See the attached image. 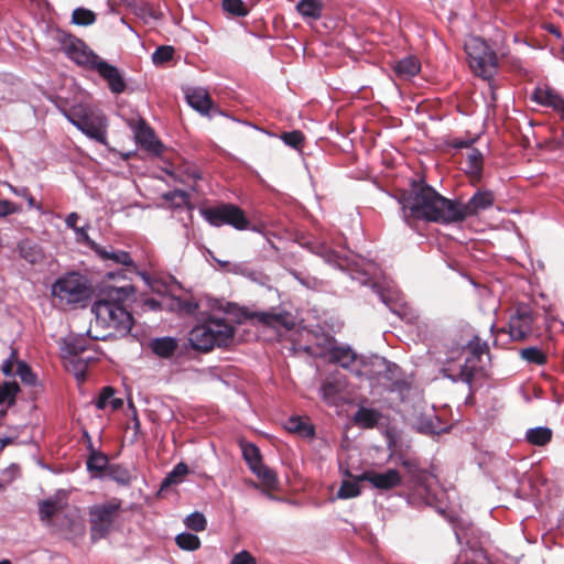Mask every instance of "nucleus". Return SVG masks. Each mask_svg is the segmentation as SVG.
Segmentation results:
<instances>
[{
  "label": "nucleus",
  "instance_id": "nucleus-55",
  "mask_svg": "<svg viewBox=\"0 0 564 564\" xmlns=\"http://www.w3.org/2000/svg\"><path fill=\"white\" fill-rule=\"evenodd\" d=\"M197 307V303L192 300H177V308L183 313L193 314Z\"/></svg>",
  "mask_w": 564,
  "mask_h": 564
},
{
  "label": "nucleus",
  "instance_id": "nucleus-18",
  "mask_svg": "<svg viewBox=\"0 0 564 564\" xmlns=\"http://www.w3.org/2000/svg\"><path fill=\"white\" fill-rule=\"evenodd\" d=\"M187 104L203 116H207L213 108V100L205 88L192 87L185 91Z\"/></svg>",
  "mask_w": 564,
  "mask_h": 564
},
{
  "label": "nucleus",
  "instance_id": "nucleus-29",
  "mask_svg": "<svg viewBox=\"0 0 564 564\" xmlns=\"http://www.w3.org/2000/svg\"><path fill=\"white\" fill-rule=\"evenodd\" d=\"M525 438L532 445L543 446L551 441L552 430L545 426L529 429Z\"/></svg>",
  "mask_w": 564,
  "mask_h": 564
},
{
  "label": "nucleus",
  "instance_id": "nucleus-41",
  "mask_svg": "<svg viewBox=\"0 0 564 564\" xmlns=\"http://www.w3.org/2000/svg\"><path fill=\"white\" fill-rule=\"evenodd\" d=\"M15 375L19 376L21 381L26 386L34 387L37 383L36 375L32 371L30 366L24 361L18 362V367L15 369Z\"/></svg>",
  "mask_w": 564,
  "mask_h": 564
},
{
  "label": "nucleus",
  "instance_id": "nucleus-61",
  "mask_svg": "<svg viewBox=\"0 0 564 564\" xmlns=\"http://www.w3.org/2000/svg\"><path fill=\"white\" fill-rule=\"evenodd\" d=\"M21 251H22V256H23V257H24L29 262H31V263H35V262L37 261L39 257H40V254H37V253H35V252H34V253H31V254H28V253H25V252H24V249H21Z\"/></svg>",
  "mask_w": 564,
  "mask_h": 564
},
{
  "label": "nucleus",
  "instance_id": "nucleus-25",
  "mask_svg": "<svg viewBox=\"0 0 564 564\" xmlns=\"http://www.w3.org/2000/svg\"><path fill=\"white\" fill-rule=\"evenodd\" d=\"M296 10L304 19L316 21L322 17L323 2L322 0H300Z\"/></svg>",
  "mask_w": 564,
  "mask_h": 564
},
{
  "label": "nucleus",
  "instance_id": "nucleus-58",
  "mask_svg": "<svg viewBox=\"0 0 564 564\" xmlns=\"http://www.w3.org/2000/svg\"><path fill=\"white\" fill-rule=\"evenodd\" d=\"M376 366L378 368H384L388 371H390L391 367H392V365L390 362H388L384 358H377ZM393 367H395V365H393Z\"/></svg>",
  "mask_w": 564,
  "mask_h": 564
},
{
  "label": "nucleus",
  "instance_id": "nucleus-40",
  "mask_svg": "<svg viewBox=\"0 0 564 564\" xmlns=\"http://www.w3.org/2000/svg\"><path fill=\"white\" fill-rule=\"evenodd\" d=\"M241 276L249 279L251 282H254L259 285H268L270 283V278L263 273L261 270L252 267L249 262L246 261L243 273Z\"/></svg>",
  "mask_w": 564,
  "mask_h": 564
},
{
  "label": "nucleus",
  "instance_id": "nucleus-30",
  "mask_svg": "<svg viewBox=\"0 0 564 564\" xmlns=\"http://www.w3.org/2000/svg\"><path fill=\"white\" fill-rule=\"evenodd\" d=\"M380 413L373 409L360 408L355 414V422L366 429L376 426L379 422Z\"/></svg>",
  "mask_w": 564,
  "mask_h": 564
},
{
  "label": "nucleus",
  "instance_id": "nucleus-42",
  "mask_svg": "<svg viewBox=\"0 0 564 564\" xmlns=\"http://www.w3.org/2000/svg\"><path fill=\"white\" fill-rule=\"evenodd\" d=\"M467 171L473 174H478L482 167V153L478 149H470L467 153Z\"/></svg>",
  "mask_w": 564,
  "mask_h": 564
},
{
  "label": "nucleus",
  "instance_id": "nucleus-44",
  "mask_svg": "<svg viewBox=\"0 0 564 564\" xmlns=\"http://www.w3.org/2000/svg\"><path fill=\"white\" fill-rule=\"evenodd\" d=\"M108 476L120 485H129L131 482L129 470L119 465H110L108 467Z\"/></svg>",
  "mask_w": 564,
  "mask_h": 564
},
{
  "label": "nucleus",
  "instance_id": "nucleus-47",
  "mask_svg": "<svg viewBox=\"0 0 564 564\" xmlns=\"http://www.w3.org/2000/svg\"><path fill=\"white\" fill-rule=\"evenodd\" d=\"M223 9L236 17H246L249 12L242 0H223Z\"/></svg>",
  "mask_w": 564,
  "mask_h": 564
},
{
  "label": "nucleus",
  "instance_id": "nucleus-20",
  "mask_svg": "<svg viewBox=\"0 0 564 564\" xmlns=\"http://www.w3.org/2000/svg\"><path fill=\"white\" fill-rule=\"evenodd\" d=\"M137 142L150 153L160 154L162 151V143L156 139L152 129L147 126H140L135 131Z\"/></svg>",
  "mask_w": 564,
  "mask_h": 564
},
{
  "label": "nucleus",
  "instance_id": "nucleus-59",
  "mask_svg": "<svg viewBox=\"0 0 564 564\" xmlns=\"http://www.w3.org/2000/svg\"><path fill=\"white\" fill-rule=\"evenodd\" d=\"M365 275L367 276L366 279H364L361 281V283H367L368 281H370L372 279V276L375 275V265L373 264H368V268L365 270Z\"/></svg>",
  "mask_w": 564,
  "mask_h": 564
},
{
  "label": "nucleus",
  "instance_id": "nucleus-26",
  "mask_svg": "<svg viewBox=\"0 0 564 564\" xmlns=\"http://www.w3.org/2000/svg\"><path fill=\"white\" fill-rule=\"evenodd\" d=\"M64 508V502L61 499H48L40 502L39 513L42 521L50 522L54 517H57Z\"/></svg>",
  "mask_w": 564,
  "mask_h": 564
},
{
  "label": "nucleus",
  "instance_id": "nucleus-46",
  "mask_svg": "<svg viewBox=\"0 0 564 564\" xmlns=\"http://www.w3.org/2000/svg\"><path fill=\"white\" fill-rule=\"evenodd\" d=\"M184 523L188 529L194 530L196 532L204 531L207 525L205 516L197 511L187 516L184 520Z\"/></svg>",
  "mask_w": 564,
  "mask_h": 564
},
{
  "label": "nucleus",
  "instance_id": "nucleus-36",
  "mask_svg": "<svg viewBox=\"0 0 564 564\" xmlns=\"http://www.w3.org/2000/svg\"><path fill=\"white\" fill-rule=\"evenodd\" d=\"M359 476L355 480H344L337 491V498L350 499L360 495Z\"/></svg>",
  "mask_w": 564,
  "mask_h": 564
},
{
  "label": "nucleus",
  "instance_id": "nucleus-64",
  "mask_svg": "<svg viewBox=\"0 0 564 564\" xmlns=\"http://www.w3.org/2000/svg\"><path fill=\"white\" fill-rule=\"evenodd\" d=\"M145 305L149 306L151 310L155 311L160 307V304L158 301L151 299L145 301Z\"/></svg>",
  "mask_w": 564,
  "mask_h": 564
},
{
  "label": "nucleus",
  "instance_id": "nucleus-17",
  "mask_svg": "<svg viewBox=\"0 0 564 564\" xmlns=\"http://www.w3.org/2000/svg\"><path fill=\"white\" fill-rule=\"evenodd\" d=\"M345 388V381L339 376L327 377L322 387L321 395L325 403L328 405H337L343 399V391Z\"/></svg>",
  "mask_w": 564,
  "mask_h": 564
},
{
  "label": "nucleus",
  "instance_id": "nucleus-45",
  "mask_svg": "<svg viewBox=\"0 0 564 564\" xmlns=\"http://www.w3.org/2000/svg\"><path fill=\"white\" fill-rule=\"evenodd\" d=\"M214 261L218 264V269L225 273L241 275L243 273L246 261L230 262L213 257Z\"/></svg>",
  "mask_w": 564,
  "mask_h": 564
},
{
  "label": "nucleus",
  "instance_id": "nucleus-28",
  "mask_svg": "<svg viewBox=\"0 0 564 564\" xmlns=\"http://www.w3.org/2000/svg\"><path fill=\"white\" fill-rule=\"evenodd\" d=\"M394 72L398 76L410 78L420 72V64L414 57H404L395 63Z\"/></svg>",
  "mask_w": 564,
  "mask_h": 564
},
{
  "label": "nucleus",
  "instance_id": "nucleus-31",
  "mask_svg": "<svg viewBox=\"0 0 564 564\" xmlns=\"http://www.w3.org/2000/svg\"><path fill=\"white\" fill-rule=\"evenodd\" d=\"M251 471L259 478L263 486L269 489H274L278 485L276 474L267 467L263 463L251 469Z\"/></svg>",
  "mask_w": 564,
  "mask_h": 564
},
{
  "label": "nucleus",
  "instance_id": "nucleus-8",
  "mask_svg": "<svg viewBox=\"0 0 564 564\" xmlns=\"http://www.w3.org/2000/svg\"><path fill=\"white\" fill-rule=\"evenodd\" d=\"M121 511L122 500L117 497L89 507L88 517L91 539L100 540L106 538L112 530Z\"/></svg>",
  "mask_w": 564,
  "mask_h": 564
},
{
  "label": "nucleus",
  "instance_id": "nucleus-48",
  "mask_svg": "<svg viewBox=\"0 0 564 564\" xmlns=\"http://www.w3.org/2000/svg\"><path fill=\"white\" fill-rule=\"evenodd\" d=\"M174 48L172 46H159L152 54V62L155 65H162L173 58Z\"/></svg>",
  "mask_w": 564,
  "mask_h": 564
},
{
  "label": "nucleus",
  "instance_id": "nucleus-12",
  "mask_svg": "<svg viewBox=\"0 0 564 564\" xmlns=\"http://www.w3.org/2000/svg\"><path fill=\"white\" fill-rule=\"evenodd\" d=\"M494 203L495 196L490 191H477L464 204L454 200V223H460L468 217L476 216L480 212L489 209Z\"/></svg>",
  "mask_w": 564,
  "mask_h": 564
},
{
  "label": "nucleus",
  "instance_id": "nucleus-16",
  "mask_svg": "<svg viewBox=\"0 0 564 564\" xmlns=\"http://www.w3.org/2000/svg\"><path fill=\"white\" fill-rule=\"evenodd\" d=\"M359 479L369 481L375 488L389 490L399 486L402 477L397 469L389 468L382 473L365 471L359 476Z\"/></svg>",
  "mask_w": 564,
  "mask_h": 564
},
{
  "label": "nucleus",
  "instance_id": "nucleus-3",
  "mask_svg": "<svg viewBox=\"0 0 564 564\" xmlns=\"http://www.w3.org/2000/svg\"><path fill=\"white\" fill-rule=\"evenodd\" d=\"M487 354V343L475 336L465 348L451 352L441 368V373L452 382H464L471 387L475 377L482 368V357Z\"/></svg>",
  "mask_w": 564,
  "mask_h": 564
},
{
  "label": "nucleus",
  "instance_id": "nucleus-13",
  "mask_svg": "<svg viewBox=\"0 0 564 564\" xmlns=\"http://www.w3.org/2000/svg\"><path fill=\"white\" fill-rule=\"evenodd\" d=\"M533 311L527 304L517 305L509 319V335L512 340L522 341L533 333Z\"/></svg>",
  "mask_w": 564,
  "mask_h": 564
},
{
  "label": "nucleus",
  "instance_id": "nucleus-43",
  "mask_svg": "<svg viewBox=\"0 0 564 564\" xmlns=\"http://www.w3.org/2000/svg\"><path fill=\"white\" fill-rule=\"evenodd\" d=\"M95 13L85 8H77L73 11L72 14V21L77 25H90L95 22Z\"/></svg>",
  "mask_w": 564,
  "mask_h": 564
},
{
  "label": "nucleus",
  "instance_id": "nucleus-11",
  "mask_svg": "<svg viewBox=\"0 0 564 564\" xmlns=\"http://www.w3.org/2000/svg\"><path fill=\"white\" fill-rule=\"evenodd\" d=\"M96 254L104 261H110L113 264H121L124 268L120 269L118 271H109L106 273L105 278L108 281H116L120 282H127V273H139L137 265L134 264L131 256L129 252L123 250L115 249L111 246L104 247L98 245L97 248L94 250Z\"/></svg>",
  "mask_w": 564,
  "mask_h": 564
},
{
  "label": "nucleus",
  "instance_id": "nucleus-49",
  "mask_svg": "<svg viewBox=\"0 0 564 564\" xmlns=\"http://www.w3.org/2000/svg\"><path fill=\"white\" fill-rule=\"evenodd\" d=\"M281 139L286 145L299 149L304 141V135L301 131L293 130L290 132H283Z\"/></svg>",
  "mask_w": 564,
  "mask_h": 564
},
{
  "label": "nucleus",
  "instance_id": "nucleus-5",
  "mask_svg": "<svg viewBox=\"0 0 564 564\" xmlns=\"http://www.w3.org/2000/svg\"><path fill=\"white\" fill-rule=\"evenodd\" d=\"M234 335V326L226 318L209 316L192 328L188 341L193 349L208 352L215 347L227 346Z\"/></svg>",
  "mask_w": 564,
  "mask_h": 564
},
{
  "label": "nucleus",
  "instance_id": "nucleus-39",
  "mask_svg": "<svg viewBox=\"0 0 564 564\" xmlns=\"http://www.w3.org/2000/svg\"><path fill=\"white\" fill-rule=\"evenodd\" d=\"M520 356L529 364L541 366L546 362V355L538 347L523 348L520 351Z\"/></svg>",
  "mask_w": 564,
  "mask_h": 564
},
{
  "label": "nucleus",
  "instance_id": "nucleus-53",
  "mask_svg": "<svg viewBox=\"0 0 564 564\" xmlns=\"http://www.w3.org/2000/svg\"><path fill=\"white\" fill-rule=\"evenodd\" d=\"M21 212V207L10 200L0 199V217H6Z\"/></svg>",
  "mask_w": 564,
  "mask_h": 564
},
{
  "label": "nucleus",
  "instance_id": "nucleus-21",
  "mask_svg": "<svg viewBox=\"0 0 564 564\" xmlns=\"http://www.w3.org/2000/svg\"><path fill=\"white\" fill-rule=\"evenodd\" d=\"M415 429L423 434H440L447 430L433 412L419 416L415 421Z\"/></svg>",
  "mask_w": 564,
  "mask_h": 564
},
{
  "label": "nucleus",
  "instance_id": "nucleus-33",
  "mask_svg": "<svg viewBox=\"0 0 564 564\" xmlns=\"http://www.w3.org/2000/svg\"><path fill=\"white\" fill-rule=\"evenodd\" d=\"M108 457L104 453L93 449L87 458L86 465L89 471L101 473L108 469Z\"/></svg>",
  "mask_w": 564,
  "mask_h": 564
},
{
  "label": "nucleus",
  "instance_id": "nucleus-57",
  "mask_svg": "<svg viewBox=\"0 0 564 564\" xmlns=\"http://www.w3.org/2000/svg\"><path fill=\"white\" fill-rule=\"evenodd\" d=\"M8 186L10 188L11 193H13L14 195L21 196V197L28 196V193H29L28 187H20V188H18V187H14L11 184H9Z\"/></svg>",
  "mask_w": 564,
  "mask_h": 564
},
{
  "label": "nucleus",
  "instance_id": "nucleus-32",
  "mask_svg": "<svg viewBox=\"0 0 564 564\" xmlns=\"http://www.w3.org/2000/svg\"><path fill=\"white\" fill-rule=\"evenodd\" d=\"M188 474V467L185 463H178L174 468L166 475L162 481L161 489L167 488L172 485H177L183 481L184 476Z\"/></svg>",
  "mask_w": 564,
  "mask_h": 564
},
{
  "label": "nucleus",
  "instance_id": "nucleus-9",
  "mask_svg": "<svg viewBox=\"0 0 564 564\" xmlns=\"http://www.w3.org/2000/svg\"><path fill=\"white\" fill-rule=\"evenodd\" d=\"M465 52L470 68L476 75L490 78L495 75L498 59L496 53L489 48L480 37H470L465 43Z\"/></svg>",
  "mask_w": 564,
  "mask_h": 564
},
{
  "label": "nucleus",
  "instance_id": "nucleus-4",
  "mask_svg": "<svg viewBox=\"0 0 564 564\" xmlns=\"http://www.w3.org/2000/svg\"><path fill=\"white\" fill-rule=\"evenodd\" d=\"M63 48L68 58L77 65L96 70L108 83L113 94H121L126 83L119 69L93 52L82 40L67 36L63 42Z\"/></svg>",
  "mask_w": 564,
  "mask_h": 564
},
{
  "label": "nucleus",
  "instance_id": "nucleus-50",
  "mask_svg": "<svg viewBox=\"0 0 564 564\" xmlns=\"http://www.w3.org/2000/svg\"><path fill=\"white\" fill-rule=\"evenodd\" d=\"M19 361L20 360H18L15 350H12L10 356L2 364L1 369L3 375L7 377L15 375L14 366L18 367Z\"/></svg>",
  "mask_w": 564,
  "mask_h": 564
},
{
  "label": "nucleus",
  "instance_id": "nucleus-6",
  "mask_svg": "<svg viewBox=\"0 0 564 564\" xmlns=\"http://www.w3.org/2000/svg\"><path fill=\"white\" fill-rule=\"evenodd\" d=\"M65 117L89 139L107 144V119L99 110L78 104L67 110Z\"/></svg>",
  "mask_w": 564,
  "mask_h": 564
},
{
  "label": "nucleus",
  "instance_id": "nucleus-23",
  "mask_svg": "<svg viewBox=\"0 0 564 564\" xmlns=\"http://www.w3.org/2000/svg\"><path fill=\"white\" fill-rule=\"evenodd\" d=\"M357 355L349 346H333L329 349V360L350 369L356 362Z\"/></svg>",
  "mask_w": 564,
  "mask_h": 564
},
{
  "label": "nucleus",
  "instance_id": "nucleus-52",
  "mask_svg": "<svg viewBox=\"0 0 564 564\" xmlns=\"http://www.w3.org/2000/svg\"><path fill=\"white\" fill-rule=\"evenodd\" d=\"M113 393L115 391L111 387H105L96 401V406L100 410L106 409L109 405Z\"/></svg>",
  "mask_w": 564,
  "mask_h": 564
},
{
  "label": "nucleus",
  "instance_id": "nucleus-63",
  "mask_svg": "<svg viewBox=\"0 0 564 564\" xmlns=\"http://www.w3.org/2000/svg\"><path fill=\"white\" fill-rule=\"evenodd\" d=\"M469 144H470L469 141L459 140V141H454L453 147L463 149V148H469Z\"/></svg>",
  "mask_w": 564,
  "mask_h": 564
},
{
  "label": "nucleus",
  "instance_id": "nucleus-10",
  "mask_svg": "<svg viewBox=\"0 0 564 564\" xmlns=\"http://www.w3.org/2000/svg\"><path fill=\"white\" fill-rule=\"evenodd\" d=\"M204 219L215 227L230 225L237 230H245L249 226L243 210L234 204H220L202 210Z\"/></svg>",
  "mask_w": 564,
  "mask_h": 564
},
{
  "label": "nucleus",
  "instance_id": "nucleus-15",
  "mask_svg": "<svg viewBox=\"0 0 564 564\" xmlns=\"http://www.w3.org/2000/svg\"><path fill=\"white\" fill-rule=\"evenodd\" d=\"M379 299L384 303L392 313L408 323H416L417 315L415 312L400 297L395 291L377 290Z\"/></svg>",
  "mask_w": 564,
  "mask_h": 564
},
{
  "label": "nucleus",
  "instance_id": "nucleus-60",
  "mask_svg": "<svg viewBox=\"0 0 564 564\" xmlns=\"http://www.w3.org/2000/svg\"><path fill=\"white\" fill-rule=\"evenodd\" d=\"M410 388L409 383L406 381H394L393 382V388L392 390H399L400 392H402L404 389L408 390Z\"/></svg>",
  "mask_w": 564,
  "mask_h": 564
},
{
  "label": "nucleus",
  "instance_id": "nucleus-7",
  "mask_svg": "<svg viewBox=\"0 0 564 564\" xmlns=\"http://www.w3.org/2000/svg\"><path fill=\"white\" fill-rule=\"evenodd\" d=\"M51 294L59 305H77L85 303L90 295V289L85 275L68 272L59 276L51 286Z\"/></svg>",
  "mask_w": 564,
  "mask_h": 564
},
{
  "label": "nucleus",
  "instance_id": "nucleus-56",
  "mask_svg": "<svg viewBox=\"0 0 564 564\" xmlns=\"http://www.w3.org/2000/svg\"><path fill=\"white\" fill-rule=\"evenodd\" d=\"M78 218H79V216L76 213L68 214L65 219L66 226L73 230L76 229L77 228L76 223H77Z\"/></svg>",
  "mask_w": 564,
  "mask_h": 564
},
{
  "label": "nucleus",
  "instance_id": "nucleus-1",
  "mask_svg": "<svg viewBox=\"0 0 564 564\" xmlns=\"http://www.w3.org/2000/svg\"><path fill=\"white\" fill-rule=\"evenodd\" d=\"M399 204L409 226L419 219L445 225L454 223V200L427 184L413 182L411 191L399 197Z\"/></svg>",
  "mask_w": 564,
  "mask_h": 564
},
{
  "label": "nucleus",
  "instance_id": "nucleus-14",
  "mask_svg": "<svg viewBox=\"0 0 564 564\" xmlns=\"http://www.w3.org/2000/svg\"><path fill=\"white\" fill-rule=\"evenodd\" d=\"M531 100L553 109L564 121V98L561 94L547 84L538 85L531 94Z\"/></svg>",
  "mask_w": 564,
  "mask_h": 564
},
{
  "label": "nucleus",
  "instance_id": "nucleus-62",
  "mask_svg": "<svg viewBox=\"0 0 564 564\" xmlns=\"http://www.w3.org/2000/svg\"><path fill=\"white\" fill-rule=\"evenodd\" d=\"M109 405L111 406L112 410H118L119 408L122 406V400L112 397Z\"/></svg>",
  "mask_w": 564,
  "mask_h": 564
},
{
  "label": "nucleus",
  "instance_id": "nucleus-34",
  "mask_svg": "<svg viewBox=\"0 0 564 564\" xmlns=\"http://www.w3.org/2000/svg\"><path fill=\"white\" fill-rule=\"evenodd\" d=\"M316 253L322 257L325 262L329 263L330 265L338 267L343 269L346 264V257L339 254L338 252L334 251L327 246H319L317 248Z\"/></svg>",
  "mask_w": 564,
  "mask_h": 564
},
{
  "label": "nucleus",
  "instance_id": "nucleus-38",
  "mask_svg": "<svg viewBox=\"0 0 564 564\" xmlns=\"http://www.w3.org/2000/svg\"><path fill=\"white\" fill-rule=\"evenodd\" d=\"M257 317L259 322L272 327H276L280 325L286 326L288 315L285 313L260 312L257 313Z\"/></svg>",
  "mask_w": 564,
  "mask_h": 564
},
{
  "label": "nucleus",
  "instance_id": "nucleus-22",
  "mask_svg": "<svg viewBox=\"0 0 564 564\" xmlns=\"http://www.w3.org/2000/svg\"><path fill=\"white\" fill-rule=\"evenodd\" d=\"M85 341L86 339L80 337L73 338L66 344V349L72 357V362H77L79 365V371L82 376L86 367V362L93 359V357L90 356H84V354L86 352V347L84 344Z\"/></svg>",
  "mask_w": 564,
  "mask_h": 564
},
{
  "label": "nucleus",
  "instance_id": "nucleus-19",
  "mask_svg": "<svg viewBox=\"0 0 564 564\" xmlns=\"http://www.w3.org/2000/svg\"><path fill=\"white\" fill-rule=\"evenodd\" d=\"M149 348L160 358H171L178 348V340L170 336L153 338Z\"/></svg>",
  "mask_w": 564,
  "mask_h": 564
},
{
  "label": "nucleus",
  "instance_id": "nucleus-51",
  "mask_svg": "<svg viewBox=\"0 0 564 564\" xmlns=\"http://www.w3.org/2000/svg\"><path fill=\"white\" fill-rule=\"evenodd\" d=\"M76 234V240L78 242L84 243L85 246L89 247L91 250H95L97 248L98 243L95 242L87 234V227H77L74 229Z\"/></svg>",
  "mask_w": 564,
  "mask_h": 564
},
{
  "label": "nucleus",
  "instance_id": "nucleus-54",
  "mask_svg": "<svg viewBox=\"0 0 564 564\" xmlns=\"http://www.w3.org/2000/svg\"><path fill=\"white\" fill-rule=\"evenodd\" d=\"M231 564H257V562L248 551H241L234 555Z\"/></svg>",
  "mask_w": 564,
  "mask_h": 564
},
{
  "label": "nucleus",
  "instance_id": "nucleus-2",
  "mask_svg": "<svg viewBox=\"0 0 564 564\" xmlns=\"http://www.w3.org/2000/svg\"><path fill=\"white\" fill-rule=\"evenodd\" d=\"M133 292L134 288L130 282L110 284L105 281L99 299L91 306L96 322L118 332H130L133 318L123 305Z\"/></svg>",
  "mask_w": 564,
  "mask_h": 564
},
{
  "label": "nucleus",
  "instance_id": "nucleus-24",
  "mask_svg": "<svg viewBox=\"0 0 564 564\" xmlns=\"http://www.w3.org/2000/svg\"><path fill=\"white\" fill-rule=\"evenodd\" d=\"M286 431L301 435L302 437H313L314 427L310 424L308 420L301 416H291L285 422Z\"/></svg>",
  "mask_w": 564,
  "mask_h": 564
},
{
  "label": "nucleus",
  "instance_id": "nucleus-35",
  "mask_svg": "<svg viewBox=\"0 0 564 564\" xmlns=\"http://www.w3.org/2000/svg\"><path fill=\"white\" fill-rule=\"evenodd\" d=\"M242 456L248 464L250 470L262 464V458L259 448L251 443L242 444Z\"/></svg>",
  "mask_w": 564,
  "mask_h": 564
},
{
  "label": "nucleus",
  "instance_id": "nucleus-27",
  "mask_svg": "<svg viewBox=\"0 0 564 564\" xmlns=\"http://www.w3.org/2000/svg\"><path fill=\"white\" fill-rule=\"evenodd\" d=\"M20 387L15 381H4L0 383V405L7 408L12 406L15 403Z\"/></svg>",
  "mask_w": 564,
  "mask_h": 564
},
{
  "label": "nucleus",
  "instance_id": "nucleus-37",
  "mask_svg": "<svg viewBox=\"0 0 564 564\" xmlns=\"http://www.w3.org/2000/svg\"><path fill=\"white\" fill-rule=\"evenodd\" d=\"M176 545L185 551H195L200 546V540L196 534L183 532L175 538Z\"/></svg>",
  "mask_w": 564,
  "mask_h": 564
}]
</instances>
